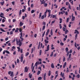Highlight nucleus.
<instances>
[{
    "mask_svg": "<svg viewBox=\"0 0 80 80\" xmlns=\"http://www.w3.org/2000/svg\"><path fill=\"white\" fill-rule=\"evenodd\" d=\"M17 45H18L19 47H21L22 45V42H21V40L20 39H18L17 38L16 39Z\"/></svg>",
    "mask_w": 80,
    "mask_h": 80,
    "instance_id": "1",
    "label": "nucleus"
},
{
    "mask_svg": "<svg viewBox=\"0 0 80 80\" xmlns=\"http://www.w3.org/2000/svg\"><path fill=\"white\" fill-rule=\"evenodd\" d=\"M39 64V62H37L35 64V66H34L32 69V72H33V70H34V67H35V69H37V66H38V65Z\"/></svg>",
    "mask_w": 80,
    "mask_h": 80,
    "instance_id": "2",
    "label": "nucleus"
},
{
    "mask_svg": "<svg viewBox=\"0 0 80 80\" xmlns=\"http://www.w3.org/2000/svg\"><path fill=\"white\" fill-rule=\"evenodd\" d=\"M49 51V45H48L47 46V50H45V53H46V52H48Z\"/></svg>",
    "mask_w": 80,
    "mask_h": 80,
    "instance_id": "3",
    "label": "nucleus"
},
{
    "mask_svg": "<svg viewBox=\"0 0 80 80\" xmlns=\"http://www.w3.org/2000/svg\"><path fill=\"white\" fill-rule=\"evenodd\" d=\"M28 68L27 66L25 67L24 72H28Z\"/></svg>",
    "mask_w": 80,
    "mask_h": 80,
    "instance_id": "4",
    "label": "nucleus"
},
{
    "mask_svg": "<svg viewBox=\"0 0 80 80\" xmlns=\"http://www.w3.org/2000/svg\"><path fill=\"white\" fill-rule=\"evenodd\" d=\"M20 38L21 40V42H23V38H22V32H21L20 33Z\"/></svg>",
    "mask_w": 80,
    "mask_h": 80,
    "instance_id": "5",
    "label": "nucleus"
},
{
    "mask_svg": "<svg viewBox=\"0 0 80 80\" xmlns=\"http://www.w3.org/2000/svg\"><path fill=\"white\" fill-rule=\"evenodd\" d=\"M64 13H65V11H61V12H59V15H60V14H62V15H63Z\"/></svg>",
    "mask_w": 80,
    "mask_h": 80,
    "instance_id": "6",
    "label": "nucleus"
},
{
    "mask_svg": "<svg viewBox=\"0 0 80 80\" xmlns=\"http://www.w3.org/2000/svg\"><path fill=\"white\" fill-rule=\"evenodd\" d=\"M71 54H69L68 58V60H71V59H70V58H71Z\"/></svg>",
    "mask_w": 80,
    "mask_h": 80,
    "instance_id": "7",
    "label": "nucleus"
},
{
    "mask_svg": "<svg viewBox=\"0 0 80 80\" xmlns=\"http://www.w3.org/2000/svg\"><path fill=\"white\" fill-rule=\"evenodd\" d=\"M72 21H74L75 20V17L73 16V14H72Z\"/></svg>",
    "mask_w": 80,
    "mask_h": 80,
    "instance_id": "8",
    "label": "nucleus"
},
{
    "mask_svg": "<svg viewBox=\"0 0 80 80\" xmlns=\"http://www.w3.org/2000/svg\"><path fill=\"white\" fill-rule=\"evenodd\" d=\"M47 75V74L46 73H45L44 74L43 76V79L44 80H46V75Z\"/></svg>",
    "mask_w": 80,
    "mask_h": 80,
    "instance_id": "9",
    "label": "nucleus"
},
{
    "mask_svg": "<svg viewBox=\"0 0 80 80\" xmlns=\"http://www.w3.org/2000/svg\"><path fill=\"white\" fill-rule=\"evenodd\" d=\"M49 32H50V30L48 29L46 33V36H47V35H48V33H49Z\"/></svg>",
    "mask_w": 80,
    "mask_h": 80,
    "instance_id": "10",
    "label": "nucleus"
},
{
    "mask_svg": "<svg viewBox=\"0 0 80 80\" xmlns=\"http://www.w3.org/2000/svg\"><path fill=\"white\" fill-rule=\"evenodd\" d=\"M67 35H66L65 37V38L63 39V42H65V41L67 40Z\"/></svg>",
    "mask_w": 80,
    "mask_h": 80,
    "instance_id": "11",
    "label": "nucleus"
},
{
    "mask_svg": "<svg viewBox=\"0 0 80 80\" xmlns=\"http://www.w3.org/2000/svg\"><path fill=\"white\" fill-rule=\"evenodd\" d=\"M20 27H22V25H23V23L22 22L20 21V23L19 24Z\"/></svg>",
    "mask_w": 80,
    "mask_h": 80,
    "instance_id": "12",
    "label": "nucleus"
},
{
    "mask_svg": "<svg viewBox=\"0 0 80 80\" xmlns=\"http://www.w3.org/2000/svg\"><path fill=\"white\" fill-rule=\"evenodd\" d=\"M51 67L52 68H54L55 67L54 66V64L53 63H52L51 64Z\"/></svg>",
    "mask_w": 80,
    "mask_h": 80,
    "instance_id": "13",
    "label": "nucleus"
},
{
    "mask_svg": "<svg viewBox=\"0 0 80 80\" xmlns=\"http://www.w3.org/2000/svg\"><path fill=\"white\" fill-rule=\"evenodd\" d=\"M75 32H74V33H77L78 34H79V32H78V31L77 30H75Z\"/></svg>",
    "mask_w": 80,
    "mask_h": 80,
    "instance_id": "14",
    "label": "nucleus"
},
{
    "mask_svg": "<svg viewBox=\"0 0 80 80\" xmlns=\"http://www.w3.org/2000/svg\"><path fill=\"white\" fill-rule=\"evenodd\" d=\"M32 74H31L30 73L29 74V77L30 78H32Z\"/></svg>",
    "mask_w": 80,
    "mask_h": 80,
    "instance_id": "15",
    "label": "nucleus"
},
{
    "mask_svg": "<svg viewBox=\"0 0 80 80\" xmlns=\"http://www.w3.org/2000/svg\"><path fill=\"white\" fill-rule=\"evenodd\" d=\"M66 65H67V62H65L63 66V68H65V66H66Z\"/></svg>",
    "mask_w": 80,
    "mask_h": 80,
    "instance_id": "16",
    "label": "nucleus"
},
{
    "mask_svg": "<svg viewBox=\"0 0 80 80\" xmlns=\"http://www.w3.org/2000/svg\"><path fill=\"white\" fill-rule=\"evenodd\" d=\"M0 30H1L2 32H6V31L4 30H3V28H0Z\"/></svg>",
    "mask_w": 80,
    "mask_h": 80,
    "instance_id": "17",
    "label": "nucleus"
},
{
    "mask_svg": "<svg viewBox=\"0 0 80 80\" xmlns=\"http://www.w3.org/2000/svg\"><path fill=\"white\" fill-rule=\"evenodd\" d=\"M50 34L51 35H52V36L53 35V30H52V29H51Z\"/></svg>",
    "mask_w": 80,
    "mask_h": 80,
    "instance_id": "18",
    "label": "nucleus"
},
{
    "mask_svg": "<svg viewBox=\"0 0 80 80\" xmlns=\"http://www.w3.org/2000/svg\"><path fill=\"white\" fill-rule=\"evenodd\" d=\"M40 1L41 3V4H43V3H45V2H43L44 0H42H42H40Z\"/></svg>",
    "mask_w": 80,
    "mask_h": 80,
    "instance_id": "19",
    "label": "nucleus"
},
{
    "mask_svg": "<svg viewBox=\"0 0 80 80\" xmlns=\"http://www.w3.org/2000/svg\"><path fill=\"white\" fill-rule=\"evenodd\" d=\"M52 17L53 18H57V15H53Z\"/></svg>",
    "mask_w": 80,
    "mask_h": 80,
    "instance_id": "20",
    "label": "nucleus"
},
{
    "mask_svg": "<svg viewBox=\"0 0 80 80\" xmlns=\"http://www.w3.org/2000/svg\"><path fill=\"white\" fill-rule=\"evenodd\" d=\"M51 75V71H49L48 73V76H50Z\"/></svg>",
    "mask_w": 80,
    "mask_h": 80,
    "instance_id": "21",
    "label": "nucleus"
},
{
    "mask_svg": "<svg viewBox=\"0 0 80 80\" xmlns=\"http://www.w3.org/2000/svg\"><path fill=\"white\" fill-rule=\"evenodd\" d=\"M62 30H63V31H64V32H65V30H67V29L66 28L63 27Z\"/></svg>",
    "mask_w": 80,
    "mask_h": 80,
    "instance_id": "22",
    "label": "nucleus"
},
{
    "mask_svg": "<svg viewBox=\"0 0 80 80\" xmlns=\"http://www.w3.org/2000/svg\"><path fill=\"white\" fill-rule=\"evenodd\" d=\"M23 62V56H21V62Z\"/></svg>",
    "mask_w": 80,
    "mask_h": 80,
    "instance_id": "23",
    "label": "nucleus"
},
{
    "mask_svg": "<svg viewBox=\"0 0 80 80\" xmlns=\"http://www.w3.org/2000/svg\"><path fill=\"white\" fill-rule=\"evenodd\" d=\"M44 42H45V43H46V44H47L48 43V41L46 39L45 40Z\"/></svg>",
    "mask_w": 80,
    "mask_h": 80,
    "instance_id": "24",
    "label": "nucleus"
},
{
    "mask_svg": "<svg viewBox=\"0 0 80 80\" xmlns=\"http://www.w3.org/2000/svg\"><path fill=\"white\" fill-rule=\"evenodd\" d=\"M21 13H22V10H20L19 11V16H20V15H21Z\"/></svg>",
    "mask_w": 80,
    "mask_h": 80,
    "instance_id": "25",
    "label": "nucleus"
},
{
    "mask_svg": "<svg viewBox=\"0 0 80 80\" xmlns=\"http://www.w3.org/2000/svg\"><path fill=\"white\" fill-rule=\"evenodd\" d=\"M5 52L7 53H8V54H10V52H9V51H8V50H6Z\"/></svg>",
    "mask_w": 80,
    "mask_h": 80,
    "instance_id": "26",
    "label": "nucleus"
},
{
    "mask_svg": "<svg viewBox=\"0 0 80 80\" xmlns=\"http://www.w3.org/2000/svg\"><path fill=\"white\" fill-rule=\"evenodd\" d=\"M18 49V52H20V47H17Z\"/></svg>",
    "mask_w": 80,
    "mask_h": 80,
    "instance_id": "27",
    "label": "nucleus"
},
{
    "mask_svg": "<svg viewBox=\"0 0 80 80\" xmlns=\"http://www.w3.org/2000/svg\"><path fill=\"white\" fill-rule=\"evenodd\" d=\"M13 72H12L10 76L11 77H12V76H13Z\"/></svg>",
    "mask_w": 80,
    "mask_h": 80,
    "instance_id": "28",
    "label": "nucleus"
},
{
    "mask_svg": "<svg viewBox=\"0 0 80 80\" xmlns=\"http://www.w3.org/2000/svg\"><path fill=\"white\" fill-rule=\"evenodd\" d=\"M29 54V52H27L26 53H25V56L26 57H27L28 55V54Z\"/></svg>",
    "mask_w": 80,
    "mask_h": 80,
    "instance_id": "29",
    "label": "nucleus"
},
{
    "mask_svg": "<svg viewBox=\"0 0 80 80\" xmlns=\"http://www.w3.org/2000/svg\"><path fill=\"white\" fill-rule=\"evenodd\" d=\"M40 42H39V45L38 46V49H39V48H40Z\"/></svg>",
    "mask_w": 80,
    "mask_h": 80,
    "instance_id": "30",
    "label": "nucleus"
},
{
    "mask_svg": "<svg viewBox=\"0 0 80 80\" xmlns=\"http://www.w3.org/2000/svg\"><path fill=\"white\" fill-rule=\"evenodd\" d=\"M0 3L2 5H3V4L4 3V1H3L2 2H1Z\"/></svg>",
    "mask_w": 80,
    "mask_h": 80,
    "instance_id": "31",
    "label": "nucleus"
},
{
    "mask_svg": "<svg viewBox=\"0 0 80 80\" xmlns=\"http://www.w3.org/2000/svg\"><path fill=\"white\" fill-rule=\"evenodd\" d=\"M40 71H38V72L37 74L38 75H40Z\"/></svg>",
    "mask_w": 80,
    "mask_h": 80,
    "instance_id": "32",
    "label": "nucleus"
},
{
    "mask_svg": "<svg viewBox=\"0 0 80 80\" xmlns=\"http://www.w3.org/2000/svg\"><path fill=\"white\" fill-rule=\"evenodd\" d=\"M4 15V14L3 13H1L0 15V17H2V16H3Z\"/></svg>",
    "mask_w": 80,
    "mask_h": 80,
    "instance_id": "33",
    "label": "nucleus"
},
{
    "mask_svg": "<svg viewBox=\"0 0 80 80\" xmlns=\"http://www.w3.org/2000/svg\"><path fill=\"white\" fill-rule=\"evenodd\" d=\"M65 50L66 52H68V48H66L65 49Z\"/></svg>",
    "mask_w": 80,
    "mask_h": 80,
    "instance_id": "34",
    "label": "nucleus"
},
{
    "mask_svg": "<svg viewBox=\"0 0 80 80\" xmlns=\"http://www.w3.org/2000/svg\"><path fill=\"white\" fill-rule=\"evenodd\" d=\"M68 30H66L65 31V34H67V33H68Z\"/></svg>",
    "mask_w": 80,
    "mask_h": 80,
    "instance_id": "35",
    "label": "nucleus"
},
{
    "mask_svg": "<svg viewBox=\"0 0 80 80\" xmlns=\"http://www.w3.org/2000/svg\"><path fill=\"white\" fill-rule=\"evenodd\" d=\"M42 12H41L40 13L39 15V18H41V17L42 16Z\"/></svg>",
    "mask_w": 80,
    "mask_h": 80,
    "instance_id": "36",
    "label": "nucleus"
},
{
    "mask_svg": "<svg viewBox=\"0 0 80 80\" xmlns=\"http://www.w3.org/2000/svg\"><path fill=\"white\" fill-rule=\"evenodd\" d=\"M35 11L34 10H32L31 11V13H33L35 12Z\"/></svg>",
    "mask_w": 80,
    "mask_h": 80,
    "instance_id": "37",
    "label": "nucleus"
},
{
    "mask_svg": "<svg viewBox=\"0 0 80 80\" xmlns=\"http://www.w3.org/2000/svg\"><path fill=\"white\" fill-rule=\"evenodd\" d=\"M45 31H44L43 32V33L42 34V37H43L44 36V35H45Z\"/></svg>",
    "mask_w": 80,
    "mask_h": 80,
    "instance_id": "38",
    "label": "nucleus"
},
{
    "mask_svg": "<svg viewBox=\"0 0 80 80\" xmlns=\"http://www.w3.org/2000/svg\"><path fill=\"white\" fill-rule=\"evenodd\" d=\"M30 0H29L28 2V6H30Z\"/></svg>",
    "mask_w": 80,
    "mask_h": 80,
    "instance_id": "39",
    "label": "nucleus"
},
{
    "mask_svg": "<svg viewBox=\"0 0 80 80\" xmlns=\"http://www.w3.org/2000/svg\"><path fill=\"white\" fill-rule=\"evenodd\" d=\"M77 34H76L75 36V40H76L77 39Z\"/></svg>",
    "mask_w": 80,
    "mask_h": 80,
    "instance_id": "40",
    "label": "nucleus"
},
{
    "mask_svg": "<svg viewBox=\"0 0 80 80\" xmlns=\"http://www.w3.org/2000/svg\"><path fill=\"white\" fill-rule=\"evenodd\" d=\"M45 28V26H43L42 27V30H44Z\"/></svg>",
    "mask_w": 80,
    "mask_h": 80,
    "instance_id": "41",
    "label": "nucleus"
},
{
    "mask_svg": "<svg viewBox=\"0 0 80 80\" xmlns=\"http://www.w3.org/2000/svg\"><path fill=\"white\" fill-rule=\"evenodd\" d=\"M42 54V50H40L39 51V55L40 56Z\"/></svg>",
    "mask_w": 80,
    "mask_h": 80,
    "instance_id": "42",
    "label": "nucleus"
},
{
    "mask_svg": "<svg viewBox=\"0 0 80 80\" xmlns=\"http://www.w3.org/2000/svg\"><path fill=\"white\" fill-rule=\"evenodd\" d=\"M60 44L62 46H63V45H64V44L62 42H61L60 43Z\"/></svg>",
    "mask_w": 80,
    "mask_h": 80,
    "instance_id": "43",
    "label": "nucleus"
},
{
    "mask_svg": "<svg viewBox=\"0 0 80 80\" xmlns=\"http://www.w3.org/2000/svg\"><path fill=\"white\" fill-rule=\"evenodd\" d=\"M65 56H63V62H65Z\"/></svg>",
    "mask_w": 80,
    "mask_h": 80,
    "instance_id": "44",
    "label": "nucleus"
},
{
    "mask_svg": "<svg viewBox=\"0 0 80 80\" xmlns=\"http://www.w3.org/2000/svg\"><path fill=\"white\" fill-rule=\"evenodd\" d=\"M66 5H70V3H69V2H66Z\"/></svg>",
    "mask_w": 80,
    "mask_h": 80,
    "instance_id": "45",
    "label": "nucleus"
},
{
    "mask_svg": "<svg viewBox=\"0 0 80 80\" xmlns=\"http://www.w3.org/2000/svg\"><path fill=\"white\" fill-rule=\"evenodd\" d=\"M74 46L76 47V48H77V43H76V42H75Z\"/></svg>",
    "mask_w": 80,
    "mask_h": 80,
    "instance_id": "46",
    "label": "nucleus"
},
{
    "mask_svg": "<svg viewBox=\"0 0 80 80\" xmlns=\"http://www.w3.org/2000/svg\"><path fill=\"white\" fill-rule=\"evenodd\" d=\"M68 8L69 9H70V10H71L72 8H71V6H70V5L69 4L68 6Z\"/></svg>",
    "mask_w": 80,
    "mask_h": 80,
    "instance_id": "47",
    "label": "nucleus"
},
{
    "mask_svg": "<svg viewBox=\"0 0 80 80\" xmlns=\"http://www.w3.org/2000/svg\"><path fill=\"white\" fill-rule=\"evenodd\" d=\"M13 32L12 31H11L10 32V35H12V34H13Z\"/></svg>",
    "mask_w": 80,
    "mask_h": 80,
    "instance_id": "48",
    "label": "nucleus"
},
{
    "mask_svg": "<svg viewBox=\"0 0 80 80\" xmlns=\"http://www.w3.org/2000/svg\"><path fill=\"white\" fill-rule=\"evenodd\" d=\"M44 18V15H43L41 17V19L42 20Z\"/></svg>",
    "mask_w": 80,
    "mask_h": 80,
    "instance_id": "49",
    "label": "nucleus"
},
{
    "mask_svg": "<svg viewBox=\"0 0 80 80\" xmlns=\"http://www.w3.org/2000/svg\"><path fill=\"white\" fill-rule=\"evenodd\" d=\"M12 5H15V1H13L12 2Z\"/></svg>",
    "mask_w": 80,
    "mask_h": 80,
    "instance_id": "50",
    "label": "nucleus"
},
{
    "mask_svg": "<svg viewBox=\"0 0 80 80\" xmlns=\"http://www.w3.org/2000/svg\"><path fill=\"white\" fill-rule=\"evenodd\" d=\"M53 55V52H52L51 54L50 55V57H52Z\"/></svg>",
    "mask_w": 80,
    "mask_h": 80,
    "instance_id": "51",
    "label": "nucleus"
},
{
    "mask_svg": "<svg viewBox=\"0 0 80 80\" xmlns=\"http://www.w3.org/2000/svg\"><path fill=\"white\" fill-rule=\"evenodd\" d=\"M59 26H60L59 27H60V29H62V26L61 24H59Z\"/></svg>",
    "mask_w": 80,
    "mask_h": 80,
    "instance_id": "52",
    "label": "nucleus"
},
{
    "mask_svg": "<svg viewBox=\"0 0 80 80\" xmlns=\"http://www.w3.org/2000/svg\"><path fill=\"white\" fill-rule=\"evenodd\" d=\"M68 20H69V18H68L66 20V22H68Z\"/></svg>",
    "mask_w": 80,
    "mask_h": 80,
    "instance_id": "53",
    "label": "nucleus"
},
{
    "mask_svg": "<svg viewBox=\"0 0 80 80\" xmlns=\"http://www.w3.org/2000/svg\"><path fill=\"white\" fill-rule=\"evenodd\" d=\"M20 52L21 53H23V49H21Z\"/></svg>",
    "mask_w": 80,
    "mask_h": 80,
    "instance_id": "54",
    "label": "nucleus"
},
{
    "mask_svg": "<svg viewBox=\"0 0 80 80\" xmlns=\"http://www.w3.org/2000/svg\"><path fill=\"white\" fill-rule=\"evenodd\" d=\"M11 73H12V72H11V71H9L8 72V74L9 75H10V74H11Z\"/></svg>",
    "mask_w": 80,
    "mask_h": 80,
    "instance_id": "55",
    "label": "nucleus"
},
{
    "mask_svg": "<svg viewBox=\"0 0 80 80\" xmlns=\"http://www.w3.org/2000/svg\"><path fill=\"white\" fill-rule=\"evenodd\" d=\"M69 53H72V50L71 49L69 52Z\"/></svg>",
    "mask_w": 80,
    "mask_h": 80,
    "instance_id": "56",
    "label": "nucleus"
},
{
    "mask_svg": "<svg viewBox=\"0 0 80 80\" xmlns=\"http://www.w3.org/2000/svg\"><path fill=\"white\" fill-rule=\"evenodd\" d=\"M31 8H33V4H31Z\"/></svg>",
    "mask_w": 80,
    "mask_h": 80,
    "instance_id": "57",
    "label": "nucleus"
},
{
    "mask_svg": "<svg viewBox=\"0 0 80 80\" xmlns=\"http://www.w3.org/2000/svg\"><path fill=\"white\" fill-rule=\"evenodd\" d=\"M15 41V38H14L13 40H12V43H13Z\"/></svg>",
    "mask_w": 80,
    "mask_h": 80,
    "instance_id": "58",
    "label": "nucleus"
},
{
    "mask_svg": "<svg viewBox=\"0 0 80 80\" xmlns=\"http://www.w3.org/2000/svg\"><path fill=\"white\" fill-rule=\"evenodd\" d=\"M19 31L20 32H22V29H21V28H20L19 29Z\"/></svg>",
    "mask_w": 80,
    "mask_h": 80,
    "instance_id": "59",
    "label": "nucleus"
},
{
    "mask_svg": "<svg viewBox=\"0 0 80 80\" xmlns=\"http://www.w3.org/2000/svg\"><path fill=\"white\" fill-rule=\"evenodd\" d=\"M77 77L78 78H80V75L79 74H78V75L77 76Z\"/></svg>",
    "mask_w": 80,
    "mask_h": 80,
    "instance_id": "60",
    "label": "nucleus"
},
{
    "mask_svg": "<svg viewBox=\"0 0 80 80\" xmlns=\"http://www.w3.org/2000/svg\"><path fill=\"white\" fill-rule=\"evenodd\" d=\"M8 40V38H7L5 39V40H6V41H7V40Z\"/></svg>",
    "mask_w": 80,
    "mask_h": 80,
    "instance_id": "61",
    "label": "nucleus"
},
{
    "mask_svg": "<svg viewBox=\"0 0 80 80\" xmlns=\"http://www.w3.org/2000/svg\"><path fill=\"white\" fill-rule=\"evenodd\" d=\"M58 77V74H57L55 76V79H56V78H57V77Z\"/></svg>",
    "mask_w": 80,
    "mask_h": 80,
    "instance_id": "62",
    "label": "nucleus"
},
{
    "mask_svg": "<svg viewBox=\"0 0 80 80\" xmlns=\"http://www.w3.org/2000/svg\"><path fill=\"white\" fill-rule=\"evenodd\" d=\"M55 20H54V21H52V23H55Z\"/></svg>",
    "mask_w": 80,
    "mask_h": 80,
    "instance_id": "63",
    "label": "nucleus"
},
{
    "mask_svg": "<svg viewBox=\"0 0 80 80\" xmlns=\"http://www.w3.org/2000/svg\"><path fill=\"white\" fill-rule=\"evenodd\" d=\"M42 79V77H39L38 78V80H41Z\"/></svg>",
    "mask_w": 80,
    "mask_h": 80,
    "instance_id": "64",
    "label": "nucleus"
}]
</instances>
